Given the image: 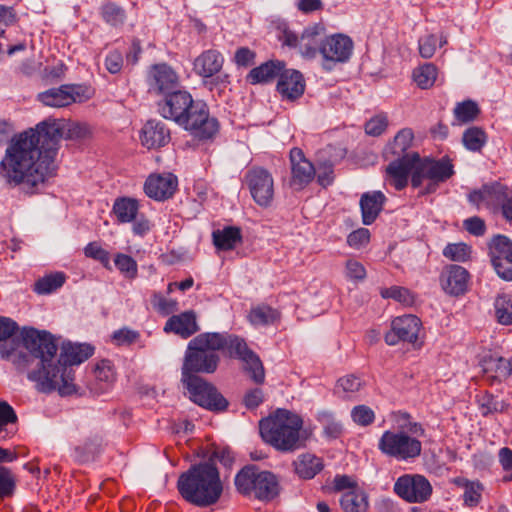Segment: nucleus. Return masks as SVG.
<instances>
[{
  "mask_svg": "<svg viewBox=\"0 0 512 512\" xmlns=\"http://www.w3.org/2000/svg\"><path fill=\"white\" fill-rule=\"evenodd\" d=\"M89 135L86 124L44 120L11 139L0 162V176L8 185L21 186L25 193L34 194L55 171L61 139H84Z\"/></svg>",
  "mask_w": 512,
  "mask_h": 512,
  "instance_id": "1",
  "label": "nucleus"
},
{
  "mask_svg": "<svg viewBox=\"0 0 512 512\" xmlns=\"http://www.w3.org/2000/svg\"><path fill=\"white\" fill-rule=\"evenodd\" d=\"M27 351L32 353L28 379L39 392L57 391L61 396L77 393L74 365L86 361L94 353L89 344L63 343L58 352L57 338L46 330L25 332Z\"/></svg>",
  "mask_w": 512,
  "mask_h": 512,
  "instance_id": "2",
  "label": "nucleus"
},
{
  "mask_svg": "<svg viewBox=\"0 0 512 512\" xmlns=\"http://www.w3.org/2000/svg\"><path fill=\"white\" fill-rule=\"evenodd\" d=\"M158 106L164 118L175 121L199 139H209L218 131V122L209 117L206 105L195 102L186 91L168 93Z\"/></svg>",
  "mask_w": 512,
  "mask_h": 512,
  "instance_id": "3",
  "label": "nucleus"
},
{
  "mask_svg": "<svg viewBox=\"0 0 512 512\" xmlns=\"http://www.w3.org/2000/svg\"><path fill=\"white\" fill-rule=\"evenodd\" d=\"M180 495L198 507H208L218 502L223 484L218 469L212 463L192 466L177 482Z\"/></svg>",
  "mask_w": 512,
  "mask_h": 512,
  "instance_id": "4",
  "label": "nucleus"
},
{
  "mask_svg": "<svg viewBox=\"0 0 512 512\" xmlns=\"http://www.w3.org/2000/svg\"><path fill=\"white\" fill-rule=\"evenodd\" d=\"M302 418L286 409H278L259 423L262 439L282 452H292L305 446Z\"/></svg>",
  "mask_w": 512,
  "mask_h": 512,
  "instance_id": "5",
  "label": "nucleus"
},
{
  "mask_svg": "<svg viewBox=\"0 0 512 512\" xmlns=\"http://www.w3.org/2000/svg\"><path fill=\"white\" fill-rule=\"evenodd\" d=\"M411 434L404 430H386L378 441L379 451L392 459L411 462L422 453L420 437L425 435V429L418 422H410Z\"/></svg>",
  "mask_w": 512,
  "mask_h": 512,
  "instance_id": "6",
  "label": "nucleus"
},
{
  "mask_svg": "<svg viewBox=\"0 0 512 512\" xmlns=\"http://www.w3.org/2000/svg\"><path fill=\"white\" fill-rule=\"evenodd\" d=\"M218 340L213 332H205L194 337L187 346L182 366V379L199 377L197 373H214L219 365L220 357Z\"/></svg>",
  "mask_w": 512,
  "mask_h": 512,
  "instance_id": "7",
  "label": "nucleus"
},
{
  "mask_svg": "<svg viewBox=\"0 0 512 512\" xmlns=\"http://www.w3.org/2000/svg\"><path fill=\"white\" fill-rule=\"evenodd\" d=\"M18 324L8 318L0 316V357L10 362L17 371L29 374L31 368L32 353L27 351L25 343V332L36 330L33 327H24L21 330L20 338L16 337Z\"/></svg>",
  "mask_w": 512,
  "mask_h": 512,
  "instance_id": "8",
  "label": "nucleus"
},
{
  "mask_svg": "<svg viewBox=\"0 0 512 512\" xmlns=\"http://www.w3.org/2000/svg\"><path fill=\"white\" fill-rule=\"evenodd\" d=\"M234 484L237 491L243 496L254 497L262 501H270L279 493L276 476L253 464L244 466L236 474Z\"/></svg>",
  "mask_w": 512,
  "mask_h": 512,
  "instance_id": "9",
  "label": "nucleus"
},
{
  "mask_svg": "<svg viewBox=\"0 0 512 512\" xmlns=\"http://www.w3.org/2000/svg\"><path fill=\"white\" fill-rule=\"evenodd\" d=\"M218 338L215 340L219 351L224 352L229 358L240 360L244 363V369L256 384L265 381V370L259 356L249 348L246 340L236 334L213 332Z\"/></svg>",
  "mask_w": 512,
  "mask_h": 512,
  "instance_id": "10",
  "label": "nucleus"
},
{
  "mask_svg": "<svg viewBox=\"0 0 512 512\" xmlns=\"http://www.w3.org/2000/svg\"><path fill=\"white\" fill-rule=\"evenodd\" d=\"M453 174V165L449 159L421 160L418 157L412 173L411 185L413 188H422L419 195L431 194L438 189L440 183L447 181Z\"/></svg>",
  "mask_w": 512,
  "mask_h": 512,
  "instance_id": "11",
  "label": "nucleus"
},
{
  "mask_svg": "<svg viewBox=\"0 0 512 512\" xmlns=\"http://www.w3.org/2000/svg\"><path fill=\"white\" fill-rule=\"evenodd\" d=\"M182 382L194 403L214 412H222L227 409L229 403L226 398L215 386L203 378L187 377V379H182Z\"/></svg>",
  "mask_w": 512,
  "mask_h": 512,
  "instance_id": "12",
  "label": "nucleus"
},
{
  "mask_svg": "<svg viewBox=\"0 0 512 512\" xmlns=\"http://www.w3.org/2000/svg\"><path fill=\"white\" fill-rule=\"evenodd\" d=\"M243 182L259 206L271 205L274 197V180L268 170L258 166L250 167L244 175Z\"/></svg>",
  "mask_w": 512,
  "mask_h": 512,
  "instance_id": "13",
  "label": "nucleus"
},
{
  "mask_svg": "<svg viewBox=\"0 0 512 512\" xmlns=\"http://www.w3.org/2000/svg\"><path fill=\"white\" fill-rule=\"evenodd\" d=\"M91 96V90L86 86L66 84L39 93L37 98L45 106L62 108L75 102L87 101Z\"/></svg>",
  "mask_w": 512,
  "mask_h": 512,
  "instance_id": "14",
  "label": "nucleus"
},
{
  "mask_svg": "<svg viewBox=\"0 0 512 512\" xmlns=\"http://www.w3.org/2000/svg\"><path fill=\"white\" fill-rule=\"evenodd\" d=\"M432 491L429 480L421 474H404L394 484V492L408 503L426 502Z\"/></svg>",
  "mask_w": 512,
  "mask_h": 512,
  "instance_id": "15",
  "label": "nucleus"
},
{
  "mask_svg": "<svg viewBox=\"0 0 512 512\" xmlns=\"http://www.w3.org/2000/svg\"><path fill=\"white\" fill-rule=\"evenodd\" d=\"M512 190L500 181H492L483 184L479 189L471 191L468 200L477 208L484 206L493 213L501 208Z\"/></svg>",
  "mask_w": 512,
  "mask_h": 512,
  "instance_id": "16",
  "label": "nucleus"
},
{
  "mask_svg": "<svg viewBox=\"0 0 512 512\" xmlns=\"http://www.w3.org/2000/svg\"><path fill=\"white\" fill-rule=\"evenodd\" d=\"M491 264L497 275L512 281V241L506 235L493 236L488 244Z\"/></svg>",
  "mask_w": 512,
  "mask_h": 512,
  "instance_id": "17",
  "label": "nucleus"
},
{
  "mask_svg": "<svg viewBox=\"0 0 512 512\" xmlns=\"http://www.w3.org/2000/svg\"><path fill=\"white\" fill-rule=\"evenodd\" d=\"M352 50L353 41L350 37L343 34H335L326 37L319 47V52L324 60V68L331 70L334 64L348 61Z\"/></svg>",
  "mask_w": 512,
  "mask_h": 512,
  "instance_id": "18",
  "label": "nucleus"
},
{
  "mask_svg": "<svg viewBox=\"0 0 512 512\" xmlns=\"http://www.w3.org/2000/svg\"><path fill=\"white\" fill-rule=\"evenodd\" d=\"M321 28L317 25L306 28L299 37L291 30H284L280 40L290 48H298L302 56L314 58L319 51L321 45Z\"/></svg>",
  "mask_w": 512,
  "mask_h": 512,
  "instance_id": "19",
  "label": "nucleus"
},
{
  "mask_svg": "<svg viewBox=\"0 0 512 512\" xmlns=\"http://www.w3.org/2000/svg\"><path fill=\"white\" fill-rule=\"evenodd\" d=\"M421 326V320L415 315L397 317L392 321L390 331L385 334V342L390 346H394L400 341L415 343Z\"/></svg>",
  "mask_w": 512,
  "mask_h": 512,
  "instance_id": "20",
  "label": "nucleus"
},
{
  "mask_svg": "<svg viewBox=\"0 0 512 512\" xmlns=\"http://www.w3.org/2000/svg\"><path fill=\"white\" fill-rule=\"evenodd\" d=\"M291 179L290 186L295 190L305 188L316 176L314 165L305 158L300 148H293L290 151Z\"/></svg>",
  "mask_w": 512,
  "mask_h": 512,
  "instance_id": "21",
  "label": "nucleus"
},
{
  "mask_svg": "<svg viewBox=\"0 0 512 512\" xmlns=\"http://www.w3.org/2000/svg\"><path fill=\"white\" fill-rule=\"evenodd\" d=\"M149 92L170 93L178 85L177 73L166 63L152 65L147 74Z\"/></svg>",
  "mask_w": 512,
  "mask_h": 512,
  "instance_id": "22",
  "label": "nucleus"
},
{
  "mask_svg": "<svg viewBox=\"0 0 512 512\" xmlns=\"http://www.w3.org/2000/svg\"><path fill=\"white\" fill-rule=\"evenodd\" d=\"M418 154L413 153L412 157H402L399 159H390V164L386 167V181L396 190H402L408 184L409 175L413 173Z\"/></svg>",
  "mask_w": 512,
  "mask_h": 512,
  "instance_id": "23",
  "label": "nucleus"
},
{
  "mask_svg": "<svg viewBox=\"0 0 512 512\" xmlns=\"http://www.w3.org/2000/svg\"><path fill=\"white\" fill-rule=\"evenodd\" d=\"M177 185V177L172 173L150 175L145 181L144 191L148 197L164 201L174 195Z\"/></svg>",
  "mask_w": 512,
  "mask_h": 512,
  "instance_id": "24",
  "label": "nucleus"
},
{
  "mask_svg": "<svg viewBox=\"0 0 512 512\" xmlns=\"http://www.w3.org/2000/svg\"><path fill=\"white\" fill-rule=\"evenodd\" d=\"M469 280V272L459 265L446 266L440 275L442 289L454 296L462 295L467 291Z\"/></svg>",
  "mask_w": 512,
  "mask_h": 512,
  "instance_id": "25",
  "label": "nucleus"
},
{
  "mask_svg": "<svg viewBox=\"0 0 512 512\" xmlns=\"http://www.w3.org/2000/svg\"><path fill=\"white\" fill-rule=\"evenodd\" d=\"M224 57L216 49H208L197 56L193 62L194 72L203 78H210L218 74L223 67Z\"/></svg>",
  "mask_w": 512,
  "mask_h": 512,
  "instance_id": "26",
  "label": "nucleus"
},
{
  "mask_svg": "<svg viewBox=\"0 0 512 512\" xmlns=\"http://www.w3.org/2000/svg\"><path fill=\"white\" fill-rule=\"evenodd\" d=\"M194 311H185L178 315L171 316L165 326L166 333H174L183 339H187L199 331Z\"/></svg>",
  "mask_w": 512,
  "mask_h": 512,
  "instance_id": "27",
  "label": "nucleus"
},
{
  "mask_svg": "<svg viewBox=\"0 0 512 512\" xmlns=\"http://www.w3.org/2000/svg\"><path fill=\"white\" fill-rule=\"evenodd\" d=\"M304 90L305 82L300 72L282 70L277 83V91L283 98L293 101L301 97Z\"/></svg>",
  "mask_w": 512,
  "mask_h": 512,
  "instance_id": "28",
  "label": "nucleus"
},
{
  "mask_svg": "<svg viewBox=\"0 0 512 512\" xmlns=\"http://www.w3.org/2000/svg\"><path fill=\"white\" fill-rule=\"evenodd\" d=\"M169 140V129L161 121L149 120L142 128L141 142L148 149L165 146Z\"/></svg>",
  "mask_w": 512,
  "mask_h": 512,
  "instance_id": "29",
  "label": "nucleus"
},
{
  "mask_svg": "<svg viewBox=\"0 0 512 512\" xmlns=\"http://www.w3.org/2000/svg\"><path fill=\"white\" fill-rule=\"evenodd\" d=\"M385 201L386 197L381 191L367 192L361 196L360 207L365 225H371L377 219Z\"/></svg>",
  "mask_w": 512,
  "mask_h": 512,
  "instance_id": "30",
  "label": "nucleus"
},
{
  "mask_svg": "<svg viewBox=\"0 0 512 512\" xmlns=\"http://www.w3.org/2000/svg\"><path fill=\"white\" fill-rule=\"evenodd\" d=\"M414 139V133L410 128L401 129L384 150L385 159H399L402 157H412L407 153Z\"/></svg>",
  "mask_w": 512,
  "mask_h": 512,
  "instance_id": "31",
  "label": "nucleus"
},
{
  "mask_svg": "<svg viewBox=\"0 0 512 512\" xmlns=\"http://www.w3.org/2000/svg\"><path fill=\"white\" fill-rule=\"evenodd\" d=\"M295 473L302 479L314 478L324 467L323 460L311 453H303L293 462Z\"/></svg>",
  "mask_w": 512,
  "mask_h": 512,
  "instance_id": "32",
  "label": "nucleus"
},
{
  "mask_svg": "<svg viewBox=\"0 0 512 512\" xmlns=\"http://www.w3.org/2000/svg\"><path fill=\"white\" fill-rule=\"evenodd\" d=\"M103 439L98 433L87 436L80 444L74 447V457L78 462L84 463L95 459L102 448Z\"/></svg>",
  "mask_w": 512,
  "mask_h": 512,
  "instance_id": "33",
  "label": "nucleus"
},
{
  "mask_svg": "<svg viewBox=\"0 0 512 512\" xmlns=\"http://www.w3.org/2000/svg\"><path fill=\"white\" fill-rule=\"evenodd\" d=\"M453 483L464 490L463 493V504L466 507L474 508L478 506L482 501V493L484 491V485L476 480L471 481L464 477H457L453 480Z\"/></svg>",
  "mask_w": 512,
  "mask_h": 512,
  "instance_id": "34",
  "label": "nucleus"
},
{
  "mask_svg": "<svg viewBox=\"0 0 512 512\" xmlns=\"http://www.w3.org/2000/svg\"><path fill=\"white\" fill-rule=\"evenodd\" d=\"M284 64L280 61H268L256 68H253L247 75V80L251 84L267 83L279 77Z\"/></svg>",
  "mask_w": 512,
  "mask_h": 512,
  "instance_id": "35",
  "label": "nucleus"
},
{
  "mask_svg": "<svg viewBox=\"0 0 512 512\" xmlns=\"http://www.w3.org/2000/svg\"><path fill=\"white\" fill-rule=\"evenodd\" d=\"M212 237L216 248L223 251L234 249L242 241L241 230L235 226L216 230L213 232Z\"/></svg>",
  "mask_w": 512,
  "mask_h": 512,
  "instance_id": "36",
  "label": "nucleus"
},
{
  "mask_svg": "<svg viewBox=\"0 0 512 512\" xmlns=\"http://www.w3.org/2000/svg\"><path fill=\"white\" fill-rule=\"evenodd\" d=\"M340 505L344 512H367L368 497L360 489L350 490L341 496Z\"/></svg>",
  "mask_w": 512,
  "mask_h": 512,
  "instance_id": "37",
  "label": "nucleus"
},
{
  "mask_svg": "<svg viewBox=\"0 0 512 512\" xmlns=\"http://www.w3.org/2000/svg\"><path fill=\"white\" fill-rule=\"evenodd\" d=\"M138 210V201L128 197L116 199L113 205V212L120 223L132 222L136 219Z\"/></svg>",
  "mask_w": 512,
  "mask_h": 512,
  "instance_id": "38",
  "label": "nucleus"
},
{
  "mask_svg": "<svg viewBox=\"0 0 512 512\" xmlns=\"http://www.w3.org/2000/svg\"><path fill=\"white\" fill-rule=\"evenodd\" d=\"M483 371L491 379L502 381L511 375L512 366L510 361L503 357L490 358L484 362Z\"/></svg>",
  "mask_w": 512,
  "mask_h": 512,
  "instance_id": "39",
  "label": "nucleus"
},
{
  "mask_svg": "<svg viewBox=\"0 0 512 512\" xmlns=\"http://www.w3.org/2000/svg\"><path fill=\"white\" fill-rule=\"evenodd\" d=\"M17 421L18 417L13 407L8 402L0 400V439L14 435Z\"/></svg>",
  "mask_w": 512,
  "mask_h": 512,
  "instance_id": "40",
  "label": "nucleus"
},
{
  "mask_svg": "<svg viewBox=\"0 0 512 512\" xmlns=\"http://www.w3.org/2000/svg\"><path fill=\"white\" fill-rule=\"evenodd\" d=\"M280 319V312L268 305H258L251 309L249 321L255 326L272 325Z\"/></svg>",
  "mask_w": 512,
  "mask_h": 512,
  "instance_id": "41",
  "label": "nucleus"
},
{
  "mask_svg": "<svg viewBox=\"0 0 512 512\" xmlns=\"http://www.w3.org/2000/svg\"><path fill=\"white\" fill-rule=\"evenodd\" d=\"M100 15L105 23L115 28L122 27L127 19L125 9L114 2L103 4L100 8Z\"/></svg>",
  "mask_w": 512,
  "mask_h": 512,
  "instance_id": "42",
  "label": "nucleus"
},
{
  "mask_svg": "<svg viewBox=\"0 0 512 512\" xmlns=\"http://www.w3.org/2000/svg\"><path fill=\"white\" fill-rule=\"evenodd\" d=\"M66 276L62 272L51 273L38 279L34 284V291L38 294H48L58 288L62 287L65 283Z\"/></svg>",
  "mask_w": 512,
  "mask_h": 512,
  "instance_id": "43",
  "label": "nucleus"
},
{
  "mask_svg": "<svg viewBox=\"0 0 512 512\" xmlns=\"http://www.w3.org/2000/svg\"><path fill=\"white\" fill-rule=\"evenodd\" d=\"M437 78V67L432 63H426L413 71V79L421 89L432 87Z\"/></svg>",
  "mask_w": 512,
  "mask_h": 512,
  "instance_id": "44",
  "label": "nucleus"
},
{
  "mask_svg": "<svg viewBox=\"0 0 512 512\" xmlns=\"http://www.w3.org/2000/svg\"><path fill=\"white\" fill-rule=\"evenodd\" d=\"M462 141L468 150L479 152L487 141V135L483 129L474 126L463 133Z\"/></svg>",
  "mask_w": 512,
  "mask_h": 512,
  "instance_id": "45",
  "label": "nucleus"
},
{
  "mask_svg": "<svg viewBox=\"0 0 512 512\" xmlns=\"http://www.w3.org/2000/svg\"><path fill=\"white\" fill-rule=\"evenodd\" d=\"M494 306L497 321L502 325L512 324L511 299L505 294L498 295L495 300Z\"/></svg>",
  "mask_w": 512,
  "mask_h": 512,
  "instance_id": "46",
  "label": "nucleus"
},
{
  "mask_svg": "<svg viewBox=\"0 0 512 512\" xmlns=\"http://www.w3.org/2000/svg\"><path fill=\"white\" fill-rule=\"evenodd\" d=\"M115 266L125 278L134 279L138 273L137 262L129 255L118 253L114 259Z\"/></svg>",
  "mask_w": 512,
  "mask_h": 512,
  "instance_id": "47",
  "label": "nucleus"
},
{
  "mask_svg": "<svg viewBox=\"0 0 512 512\" xmlns=\"http://www.w3.org/2000/svg\"><path fill=\"white\" fill-rule=\"evenodd\" d=\"M479 112L478 105L471 100L458 103L454 109L455 117L462 123L473 121Z\"/></svg>",
  "mask_w": 512,
  "mask_h": 512,
  "instance_id": "48",
  "label": "nucleus"
},
{
  "mask_svg": "<svg viewBox=\"0 0 512 512\" xmlns=\"http://www.w3.org/2000/svg\"><path fill=\"white\" fill-rule=\"evenodd\" d=\"M471 248L465 243L448 244L444 250L443 255L457 262H465L470 258Z\"/></svg>",
  "mask_w": 512,
  "mask_h": 512,
  "instance_id": "49",
  "label": "nucleus"
},
{
  "mask_svg": "<svg viewBox=\"0 0 512 512\" xmlns=\"http://www.w3.org/2000/svg\"><path fill=\"white\" fill-rule=\"evenodd\" d=\"M16 486L15 477L12 471L0 466V499L11 497Z\"/></svg>",
  "mask_w": 512,
  "mask_h": 512,
  "instance_id": "50",
  "label": "nucleus"
},
{
  "mask_svg": "<svg viewBox=\"0 0 512 512\" xmlns=\"http://www.w3.org/2000/svg\"><path fill=\"white\" fill-rule=\"evenodd\" d=\"M383 298H392L404 305H411L414 302L412 293L404 287L392 286L381 290Z\"/></svg>",
  "mask_w": 512,
  "mask_h": 512,
  "instance_id": "51",
  "label": "nucleus"
},
{
  "mask_svg": "<svg viewBox=\"0 0 512 512\" xmlns=\"http://www.w3.org/2000/svg\"><path fill=\"white\" fill-rule=\"evenodd\" d=\"M345 277L352 282H362L367 276L364 265L356 259H348L345 262Z\"/></svg>",
  "mask_w": 512,
  "mask_h": 512,
  "instance_id": "52",
  "label": "nucleus"
},
{
  "mask_svg": "<svg viewBox=\"0 0 512 512\" xmlns=\"http://www.w3.org/2000/svg\"><path fill=\"white\" fill-rule=\"evenodd\" d=\"M388 126V117L385 113L377 114L365 124V132L371 136L381 135Z\"/></svg>",
  "mask_w": 512,
  "mask_h": 512,
  "instance_id": "53",
  "label": "nucleus"
},
{
  "mask_svg": "<svg viewBox=\"0 0 512 512\" xmlns=\"http://www.w3.org/2000/svg\"><path fill=\"white\" fill-rule=\"evenodd\" d=\"M84 253L86 257L92 258L103 264L104 267L110 268V255L104 250L98 243L91 242L85 249Z\"/></svg>",
  "mask_w": 512,
  "mask_h": 512,
  "instance_id": "54",
  "label": "nucleus"
},
{
  "mask_svg": "<svg viewBox=\"0 0 512 512\" xmlns=\"http://www.w3.org/2000/svg\"><path fill=\"white\" fill-rule=\"evenodd\" d=\"M352 419L361 426H368L374 422L375 414L372 409L365 405H359L353 408L351 412Z\"/></svg>",
  "mask_w": 512,
  "mask_h": 512,
  "instance_id": "55",
  "label": "nucleus"
},
{
  "mask_svg": "<svg viewBox=\"0 0 512 512\" xmlns=\"http://www.w3.org/2000/svg\"><path fill=\"white\" fill-rule=\"evenodd\" d=\"M438 38L434 34L426 35L419 39V53L422 58H432L437 49Z\"/></svg>",
  "mask_w": 512,
  "mask_h": 512,
  "instance_id": "56",
  "label": "nucleus"
},
{
  "mask_svg": "<svg viewBox=\"0 0 512 512\" xmlns=\"http://www.w3.org/2000/svg\"><path fill=\"white\" fill-rule=\"evenodd\" d=\"M499 463L505 472L503 477L504 482L512 481V449L503 447L498 452Z\"/></svg>",
  "mask_w": 512,
  "mask_h": 512,
  "instance_id": "57",
  "label": "nucleus"
},
{
  "mask_svg": "<svg viewBox=\"0 0 512 512\" xmlns=\"http://www.w3.org/2000/svg\"><path fill=\"white\" fill-rule=\"evenodd\" d=\"M369 240V230L366 228H359L348 235L347 244L354 249H360L366 246L369 243Z\"/></svg>",
  "mask_w": 512,
  "mask_h": 512,
  "instance_id": "58",
  "label": "nucleus"
},
{
  "mask_svg": "<svg viewBox=\"0 0 512 512\" xmlns=\"http://www.w3.org/2000/svg\"><path fill=\"white\" fill-rule=\"evenodd\" d=\"M140 337L138 331L131 330L129 328H122L115 331L112 335L113 341L121 346V345H131L135 343Z\"/></svg>",
  "mask_w": 512,
  "mask_h": 512,
  "instance_id": "59",
  "label": "nucleus"
},
{
  "mask_svg": "<svg viewBox=\"0 0 512 512\" xmlns=\"http://www.w3.org/2000/svg\"><path fill=\"white\" fill-rule=\"evenodd\" d=\"M363 385L361 379L355 375H347L338 380L337 388H341L345 393L358 392Z\"/></svg>",
  "mask_w": 512,
  "mask_h": 512,
  "instance_id": "60",
  "label": "nucleus"
},
{
  "mask_svg": "<svg viewBox=\"0 0 512 512\" xmlns=\"http://www.w3.org/2000/svg\"><path fill=\"white\" fill-rule=\"evenodd\" d=\"M463 226L466 231L477 237L483 236L486 233L485 221L478 216H473L464 220Z\"/></svg>",
  "mask_w": 512,
  "mask_h": 512,
  "instance_id": "61",
  "label": "nucleus"
},
{
  "mask_svg": "<svg viewBox=\"0 0 512 512\" xmlns=\"http://www.w3.org/2000/svg\"><path fill=\"white\" fill-rule=\"evenodd\" d=\"M153 305L162 315H169L177 310V302L162 295L154 296Z\"/></svg>",
  "mask_w": 512,
  "mask_h": 512,
  "instance_id": "62",
  "label": "nucleus"
},
{
  "mask_svg": "<svg viewBox=\"0 0 512 512\" xmlns=\"http://www.w3.org/2000/svg\"><path fill=\"white\" fill-rule=\"evenodd\" d=\"M105 67L112 74L120 72L123 67L122 53L118 50L109 52L105 59Z\"/></svg>",
  "mask_w": 512,
  "mask_h": 512,
  "instance_id": "63",
  "label": "nucleus"
},
{
  "mask_svg": "<svg viewBox=\"0 0 512 512\" xmlns=\"http://www.w3.org/2000/svg\"><path fill=\"white\" fill-rule=\"evenodd\" d=\"M214 460L219 461L225 467H229L234 461V455L231 449L228 447H216L210 458V461Z\"/></svg>",
  "mask_w": 512,
  "mask_h": 512,
  "instance_id": "64",
  "label": "nucleus"
}]
</instances>
